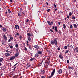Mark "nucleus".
<instances>
[{
  "label": "nucleus",
  "instance_id": "f257e3e1",
  "mask_svg": "<svg viewBox=\"0 0 78 78\" xmlns=\"http://www.w3.org/2000/svg\"><path fill=\"white\" fill-rule=\"evenodd\" d=\"M51 44L53 45H54L55 47H58V41H57V40L56 39L54 40L51 41Z\"/></svg>",
  "mask_w": 78,
  "mask_h": 78
},
{
  "label": "nucleus",
  "instance_id": "f03ea898",
  "mask_svg": "<svg viewBox=\"0 0 78 78\" xmlns=\"http://www.w3.org/2000/svg\"><path fill=\"white\" fill-rule=\"evenodd\" d=\"M55 69H54L52 72H51V75L50 76H48V78H51L54 75V74H55Z\"/></svg>",
  "mask_w": 78,
  "mask_h": 78
},
{
  "label": "nucleus",
  "instance_id": "7ed1b4c3",
  "mask_svg": "<svg viewBox=\"0 0 78 78\" xmlns=\"http://www.w3.org/2000/svg\"><path fill=\"white\" fill-rule=\"evenodd\" d=\"M5 56H9L11 55V52L9 51L8 52L5 53Z\"/></svg>",
  "mask_w": 78,
  "mask_h": 78
},
{
  "label": "nucleus",
  "instance_id": "20e7f679",
  "mask_svg": "<svg viewBox=\"0 0 78 78\" xmlns=\"http://www.w3.org/2000/svg\"><path fill=\"white\" fill-rule=\"evenodd\" d=\"M3 37L4 39L5 40V41H7L8 40V38L6 36V35L4 34L3 35Z\"/></svg>",
  "mask_w": 78,
  "mask_h": 78
},
{
  "label": "nucleus",
  "instance_id": "39448f33",
  "mask_svg": "<svg viewBox=\"0 0 78 78\" xmlns=\"http://www.w3.org/2000/svg\"><path fill=\"white\" fill-rule=\"evenodd\" d=\"M43 51H37V53L38 55H42V54Z\"/></svg>",
  "mask_w": 78,
  "mask_h": 78
},
{
  "label": "nucleus",
  "instance_id": "423d86ee",
  "mask_svg": "<svg viewBox=\"0 0 78 78\" xmlns=\"http://www.w3.org/2000/svg\"><path fill=\"white\" fill-rule=\"evenodd\" d=\"M15 58V56H12L9 59V60H10V61H12L13 59H14Z\"/></svg>",
  "mask_w": 78,
  "mask_h": 78
},
{
  "label": "nucleus",
  "instance_id": "0eeeda50",
  "mask_svg": "<svg viewBox=\"0 0 78 78\" xmlns=\"http://www.w3.org/2000/svg\"><path fill=\"white\" fill-rule=\"evenodd\" d=\"M15 28L17 30H19V25L16 24L15 25Z\"/></svg>",
  "mask_w": 78,
  "mask_h": 78
},
{
  "label": "nucleus",
  "instance_id": "6e6552de",
  "mask_svg": "<svg viewBox=\"0 0 78 78\" xmlns=\"http://www.w3.org/2000/svg\"><path fill=\"white\" fill-rule=\"evenodd\" d=\"M1 70H5L6 69V66H3L1 67Z\"/></svg>",
  "mask_w": 78,
  "mask_h": 78
},
{
  "label": "nucleus",
  "instance_id": "1a4fd4ad",
  "mask_svg": "<svg viewBox=\"0 0 78 78\" xmlns=\"http://www.w3.org/2000/svg\"><path fill=\"white\" fill-rule=\"evenodd\" d=\"M62 69H60L58 70V73H59V74H61V73H62Z\"/></svg>",
  "mask_w": 78,
  "mask_h": 78
},
{
  "label": "nucleus",
  "instance_id": "9d476101",
  "mask_svg": "<svg viewBox=\"0 0 78 78\" xmlns=\"http://www.w3.org/2000/svg\"><path fill=\"white\" fill-rule=\"evenodd\" d=\"M59 58H60V59H63V56H62V54H60V55H59Z\"/></svg>",
  "mask_w": 78,
  "mask_h": 78
},
{
  "label": "nucleus",
  "instance_id": "9b49d317",
  "mask_svg": "<svg viewBox=\"0 0 78 78\" xmlns=\"http://www.w3.org/2000/svg\"><path fill=\"white\" fill-rule=\"evenodd\" d=\"M39 55L38 54V53H37L35 55L34 57H36V58H37L38 56H39Z\"/></svg>",
  "mask_w": 78,
  "mask_h": 78
},
{
  "label": "nucleus",
  "instance_id": "f8f14e48",
  "mask_svg": "<svg viewBox=\"0 0 78 78\" xmlns=\"http://www.w3.org/2000/svg\"><path fill=\"white\" fill-rule=\"evenodd\" d=\"M15 37H17L18 36H19V34L17 32L16 33V34H15Z\"/></svg>",
  "mask_w": 78,
  "mask_h": 78
},
{
  "label": "nucleus",
  "instance_id": "ddd939ff",
  "mask_svg": "<svg viewBox=\"0 0 78 78\" xmlns=\"http://www.w3.org/2000/svg\"><path fill=\"white\" fill-rule=\"evenodd\" d=\"M19 52H17L16 53V54H15V57L16 58V57H17V56H19Z\"/></svg>",
  "mask_w": 78,
  "mask_h": 78
},
{
  "label": "nucleus",
  "instance_id": "4468645a",
  "mask_svg": "<svg viewBox=\"0 0 78 78\" xmlns=\"http://www.w3.org/2000/svg\"><path fill=\"white\" fill-rule=\"evenodd\" d=\"M45 72V71L44 70H41V74H44V73Z\"/></svg>",
  "mask_w": 78,
  "mask_h": 78
},
{
  "label": "nucleus",
  "instance_id": "2eb2a0df",
  "mask_svg": "<svg viewBox=\"0 0 78 78\" xmlns=\"http://www.w3.org/2000/svg\"><path fill=\"white\" fill-rule=\"evenodd\" d=\"M2 30L3 31H4V32H6V28L5 27H4L2 28Z\"/></svg>",
  "mask_w": 78,
  "mask_h": 78
},
{
  "label": "nucleus",
  "instance_id": "dca6fc26",
  "mask_svg": "<svg viewBox=\"0 0 78 78\" xmlns=\"http://www.w3.org/2000/svg\"><path fill=\"white\" fill-rule=\"evenodd\" d=\"M78 47H76L74 49V51H76V52L78 53Z\"/></svg>",
  "mask_w": 78,
  "mask_h": 78
},
{
  "label": "nucleus",
  "instance_id": "f3484780",
  "mask_svg": "<svg viewBox=\"0 0 78 78\" xmlns=\"http://www.w3.org/2000/svg\"><path fill=\"white\" fill-rule=\"evenodd\" d=\"M35 59V58H31L30 60V61H34Z\"/></svg>",
  "mask_w": 78,
  "mask_h": 78
},
{
  "label": "nucleus",
  "instance_id": "a211bd4d",
  "mask_svg": "<svg viewBox=\"0 0 78 78\" xmlns=\"http://www.w3.org/2000/svg\"><path fill=\"white\" fill-rule=\"evenodd\" d=\"M69 69H71L72 70H73L74 69V67L69 66L68 67Z\"/></svg>",
  "mask_w": 78,
  "mask_h": 78
},
{
  "label": "nucleus",
  "instance_id": "6ab92c4d",
  "mask_svg": "<svg viewBox=\"0 0 78 78\" xmlns=\"http://www.w3.org/2000/svg\"><path fill=\"white\" fill-rule=\"evenodd\" d=\"M34 48H36L37 49H38V48H39V46H38L37 45H35L34 46Z\"/></svg>",
  "mask_w": 78,
  "mask_h": 78
},
{
  "label": "nucleus",
  "instance_id": "aec40b11",
  "mask_svg": "<svg viewBox=\"0 0 78 78\" xmlns=\"http://www.w3.org/2000/svg\"><path fill=\"white\" fill-rule=\"evenodd\" d=\"M27 35L28 36V37H31V34H30V33H27Z\"/></svg>",
  "mask_w": 78,
  "mask_h": 78
},
{
  "label": "nucleus",
  "instance_id": "412c9836",
  "mask_svg": "<svg viewBox=\"0 0 78 78\" xmlns=\"http://www.w3.org/2000/svg\"><path fill=\"white\" fill-rule=\"evenodd\" d=\"M73 25L75 28H77V25H76V24H73Z\"/></svg>",
  "mask_w": 78,
  "mask_h": 78
},
{
  "label": "nucleus",
  "instance_id": "4be33fe9",
  "mask_svg": "<svg viewBox=\"0 0 78 78\" xmlns=\"http://www.w3.org/2000/svg\"><path fill=\"white\" fill-rule=\"evenodd\" d=\"M57 26H56L55 27V31L56 32H58V30L57 29Z\"/></svg>",
  "mask_w": 78,
  "mask_h": 78
},
{
  "label": "nucleus",
  "instance_id": "5701e85b",
  "mask_svg": "<svg viewBox=\"0 0 78 78\" xmlns=\"http://www.w3.org/2000/svg\"><path fill=\"white\" fill-rule=\"evenodd\" d=\"M47 22L48 23V25H49L50 26H51V23H50V21H47Z\"/></svg>",
  "mask_w": 78,
  "mask_h": 78
},
{
  "label": "nucleus",
  "instance_id": "b1692460",
  "mask_svg": "<svg viewBox=\"0 0 78 78\" xmlns=\"http://www.w3.org/2000/svg\"><path fill=\"white\" fill-rule=\"evenodd\" d=\"M19 38H20V40H21V41L22 40V35H20Z\"/></svg>",
  "mask_w": 78,
  "mask_h": 78
},
{
  "label": "nucleus",
  "instance_id": "393cba45",
  "mask_svg": "<svg viewBox=\"0 0 78 78\" xmlns=\"http://www.w3.org/2000/svg\"><path fill=\"white\" fill-rule=\"evenodd\" d=\"M72 18L73 19H75V16L73 15H72Z\"/></svg>",
  "mask_w": 78,
  "mask_h": 78
},
{
  "label": "nucleus",
  "instance_id": "a878e982",
  "mask_svg": "<svg viewBox=\"0 0 78 78\" xmlns=\"http://www.w3.org/2000/svg\"><path fill=\"white\" fill-rule=\"evenodd\" d=\"M63 28L64 29L66 28V25L64 24H63Z\"/></svg>",
  "mask_w": 78,
  "mask_h": 78
},
{
  "label": "nucleus",
  "instance_id": "bb28decb",
  "mask_svg": "<svg viewBox=\"0 0 78 78\" xmlns=\"http://www.w3.org/2000/svg\"><path fill=\"white\" fill-rule=\"evenodd\" d=\"M3 60V58H0V62H2Z\"/></svg>",
  "mask_w": 78,
  "mask_h": 78
},
{
  "label": "nucleus",
  "instance_id": "cd10ccee",
  "mask_svg": "<svg viewBox=\"0 0 78 78\" xmlns=\"http://www.w3.org/2000/svg\"><path fill=\"white\" fill-rule=\"evenodd\" d=\"M8 11V12L10 14V13H11V10H10V9H7Z\"/></svg>",
  "mask_w": 78,
  "mask_h": 78
},
{
  "label": "nucleus",
  "instance_id": "c85d7f7f",
  "mask_svg": "<svg viewBox=\"0 0 78 78\" xmlns=\"http://www.w3.org/2000/svg\"><path fill=\"white\" fill-rule=\"evenodd\" d=\"M69 50H66L65 52V54H66L67 53H69Z\"/></svg>",
  "mask_w": 78,
  "mask_h": 78
},
{
  "label": "nucleus",
  "instance_id": "c756f323",
  "mask_svg": "<svg viewBox=\"0 0 78 78\" xmlns=\"http://www.w3.org/2000/svg\"><path fill=\"white\" fill-rule=\"evenodd\" d=\"M27 39L29 41H31V38H30V37H28Z\"/></svg>",
  "mask_w": 78,
  "mask_h": 78
},
{
  "label": "nucleus",
  "instance_id": "7c9ffc66",
  "mask_svg": "<svg viewBox=\"0 0 78 78\" xmlns=\"http://www.w3.org/2000/svg\"><path fill=\"white\" fill-rule=\"evenodd\" d=\"M15 47L16 48H18V47H19V45L18 44H16L15 45Z\"/></svg>",
  "mask_w": 78,
  "mask_h": 78
},
{
  "label": "nucleus",
  "instance_id": "2f4dec72",
  "mask_svg": "<svg viewBox=\"0 0 78 78\" xmlns=\"http://www.w3.org/2000/svg\"><path fill=\"white\" fill-rule=\"evenodd\" d=\"M10 39L11 40H12V39H13V37H12L10 36Z\"/></svg>",
  "mask_w": 78,
  "mask_h": 78
},
{
  "label": "nucleus",
  "instance_id": "473e14b6",
  "mask_svg": "<svg viewBox=\"0 0 78 78\" xmlns=\"http://www.w3.org/2000/svg\"><path fill=\"white\" fill-rule=\"evenodd\" d=\"M69 16H72V12H69Z\"/></svg>",
  "mask_w": 78,
  "mask_h": 78
},
{
  "label": "nucleus",
  "instance_id": "72a5a7b5",
  "mask_svg": "<svg viewBox=\"0 0 78 78\" xmlns=\"http://www.w3.org/2000/svg\"><path fill=\"white\" fill-rule=\"evenodd\" d=\"M64 48L65 49H66H66H67V46H65L64 47Z\"/></svg>",
  "mask_w": 78,
  "mask_h": 78
},
{
  "label": "nucleus",
  "instance_id": "f704fd0d",
  "mask_svg": "<svg viewBox=\"0 0 78 78\" xmlns=\"http://www.w3.org/2000/svg\"><path fill=\"white\" fill-rule=\"evenodd\" d=\"M18 16H19V17H20L21 16V15L20 14L18 13Z\"/></svg>",
  "mask_w": 78,
  "mask_h": 78
},
{
  "label": "nucleus",
  "instance_id": "c9c22d12",
  "mask_svg": "<svg viewBox=\"0 0 78 78\" xmlns=\"http://www.w3.org/2000/svg\"><path fill=\"white\" fill-rule=\"evenodd\" d=\"M50 30L51 31V32H52V33H54V32L52 30H51V29H50Z\"/></svg>",
  "mask_w": 78,
  "mask_h": 78
},
{
  "label": "nucleus",
  "instance_id": "e433bc0d",
  "mask_svg": "<svg viewBox=\"0 0 78 78\" xmlns=\"http://www.w3.org/2000/svg\"><path fill=\"white\" fill-rule=\"evenodd\" d=\"M70 28L72 29V28H73V26H72V25H70Z\"/></svg>",
  "mask_w": 78,
  "mask_h": 78
},
{
  "label": "nucleus",
  "instance_id": "4c0bfd02",
  "mask_svg": "<svg viewBox=\"0 0 78 78\" xmlns=\"http://www.w3.org/2000/svg\"><path fill=\"white\" fill-rule=\"evenodd\" d=\"M2 44L3 45L4 44L3 43H4V42L5 41H2Z\"/></svg>",
  "mask_w": 78,
  "mask_h": 78
},
{
  "label": "nucleus",
  "instance_id": "58836bf2",
  "mask_svg": "<svg viewBox=\"0 0 78 78\" xmlns=\"http://www.w3.org/2000/svg\"><path fill=\"white\" fill-rule=\"evenodd\" d=\"M54 6L55 8H56V4L55 3H54Z\"/></svg>",
  "mask_w": 78,
  "mask_h": 78
},
{
  "label": "nucleus",
  "instance_id": "ea45409f",
  "mask_svg": "<svg viewBox=\"0 0 78 78\" xmlns=\"http://www.w3.org/2000/svg\"><path fill=\"white\" fill-rule=\"evenodd\" d=\"M24 50H25V51H27V48L26 47L24 48Z\"/></svg>",
  "mask_w": 78,
  "mask_h": 78
},
{
  "label": "nucleus",
  "instance_id": "a19ab883",
  "mask_svg": "<svg viewBox=\"0 0 78 78\" xmlns=\"http://www.w3.org/2000/svg\"><path fill=\"white\" fill-rule=\"evenodd\" d=\"M67 64H69V60H67Z\"/></svg>",
  "mask_w": 78,
  "mask_h": 78
},
{
  "label": "nucleus",
  "instance_id": "79ce46f5",
  "mask_svg": "<svg viewBox=\"0 0 78 78\" xmlns=\"http://www.w3.org/2000/svg\"><path fill=\"white\" fill-rule=\"evenodd\" d=\"M18 64V63H16V64L15 65H14L13 66V67H15V66H16Z\"/></svg>",
  "mask_w": 78,
  "mask_h": 78
},
{
  "label": "nucleus",
  "instance_id": "37998d69",
  "mask_svg": "<svg viewBox=\"0 0 78 78\" xmlns=\"http://www.w3.org/2000/svg\"><path fill=\"white\" fill-rule=\"evenodd\" d=\"M47 11H48V12H50V9H48L47 10Z\"/></svg>",
  "mask_w": 78,
  "mask_h": 78
},
{
  "label": "nucleus",
  "instance_id": "c03bdc74",
  "mask_svg": "<svg viewBox=\"0 0 78 78\" xmlns=\"http://www.w3.org/2000/svg\"><path fill=\"white\" fill-rule=\"evenodd\" d=\"M30 54L31 56H33V53L30 52Z\"/></svg>",
  "mask_w": 78,
  "mask_h": 78
},
{
  "label": "nucleus",
  "instance_id": "a18cd8bd",
  "mask_svg": "<svg viewBox=\"0 0 78 78\" xmlns=\"http://www.w3.org/2000/svg\"><path fill=\"white\" fill-rule=\"evenodd\" d=\"M10 48H13V46H10Z\"/></svg>",
  "mask_w": 78,
  "mask_h": 78
},
{
  "label": "nucleus",
  "instance_id": "49530a36",
  "mask_svg": "<svg viewBox=\"0 0 78 78\" xmlns=\"http://www.w3.org/2000/svg\"><path fill=\"white\" fill-rule=\"evenodd\" d=\"M67 17L68 19H69L70 18V16H69V15H67Z\"/></svg>",
  "mask_w": 78,
  "mask_h": 78
},
{
  "label": "nucleus",
  "instance_id": "de8ad7c7",
  "mask_svg": "<svg viewBox=\"0 0 78 78\" xmlns=\"http://www.w3.org/2000/svg\"><path fill=\"white\" fill-rule=\"evenodd\" d=\"M47 57H48L47 56H45V57L44 58V59H45V58H47Z\"/></svg>",
  "mask_w": 78,
  "mask_h": 78
},
{
  "label": "nucleus",
  "instance_id": "09e8293b",
  "mask_svg": "<svg viewBox=\"0 0 78 78\" xmlns=\"http://www.w3.org/2000/svg\"><path fill=\"white\" fill-rule=\"evenodd\" d=\"M58 48H57L58 50H60V48L58 47Z\"/></svg>",
  "mask_w": 78,
  "mask_h": 78
},
{
  "label": "nucleus",
  "instance_id": "8fccbe9b",
  "mask_svg": "<svg viewBox=\"0 0 78 78\" xmlns=\"http://www.w3.org/2000/svg\"><path fill=\"white\" fill-rule=\"evenodd\" d=\"M51 25H52L53 24V21H51Z\"/></svg>",
  "mask_w": 78,
  "mask_h": 78
},
{
  "label": "nucleus",
  "instance_id": "3c124183",
  "mask_svg": "<svg viewBox=\"0 0 78 78\" xmlns=\"http://www.w3.org/2000/svg\"><path fill=\"white\" fill-rule=\"evenodd\" d=\"M41 78H45V76H41Z\"/></svg>",
  "mask_w": 78,
  "mask_h": 78
},
{
  "label": "nucleus",
  "instance_id": "603ef678",
  "mask_svg": "<svg viewBox=\"0 0 78 78\" xmlns=\"http://www.w3.org/2000/svg\"><path fill=\"white\" fill-rule=\"evenodd\" d=\"M10 41H11V39H9L8 41V42H10Z\"/></svg>",
  "mask_w": 78,
  "mask_h": 78
},
{
  "label": "nucleus",
  "instance_id": "864d4df0",
  "mask_svg": "<svg viewBox=\"0 0 78 78\" xmlns=\"http://www.w3.org/2000/svg\"><path fill=\"white\" fill-rule=\"evenodd\" d=\"M29 22V20L27 19L26 21V22Z\"/></svg>",
  "mask_w": 78,
  "mask_h": 78
},
{
  "label": "nucleus",
  "instance_id": "5fc2aeb1",
  "mask_svg": "<svg viewBox=\"0 0 78 78\" xmlns=\"http://www.w3.org/2000/svg\"><path fill=\"white\" fill-rule=\"evenodd\" d=\"M58 25H61V22H59L58 23Z\"/></svg>",
  "mask_w": 78,
  "mask_h": 78
},
{
  "label": "nucleus",
  "instance_id": "6e6d98bb",
  "mask_svg": "<svg viewBox=\"0 0 78 78\" xmlns=\"http://www.w3.org/2000/svg\"><path fill=\"white\" fill-rule=\"evenodd\" d=\"M43 62V60H42V61H41V62L40 63V64H42Z\"/></svg>",
  "mask_w": 78,
  "mask_h": 78
},
{
  "label": "nucleus",
  "instance_id": "4d7b16f0",
  "mask_svg": "<svg viewBox=\"0 0 78 78\" xmlns=\"http://www.w3.org/2000/svg\"><path fill=\"white\" fill-rule=\"evenodd\" d=\"M16 68V66L14 69H13V70H14Z\"/></svg>",
  "mask_w": 78,
  "mask_h": 78
},
{
  "label": "nucleus",
  "instance_id": "13d9d810",
  "mask_svg": "<svg viewBox=\"0 0 78 78\" xmlns=\"http://www.w3.org/2000/svg\"><path fill=\"white\" fill-rule=\"evenodd\" d=\"M74 75H76V72H75L74 73Z\"/></svg>",
  "mask_w": 78,
  "mask_h": 78
},
{
  "label": "nucleus",
  "instance_id": "bf43d9fd",
  "mask_svg": "<svg viewBox=\"0 0 78 78\" xmlns=\"http://www.w3.org/2000/svg\"><path fill=\"white\" fill-rule=\"evenodd\" d=\"M23 45H24V46L25 47V43H23Z\"/></svg>",
  "mask_w": 78,
  "mask_h": 78
},
{
  "label": "nucleus",
  "instance_id": "052dcab7",
  "mask_svg": "<svg viewBox=\"0 0 78 78\" xmlns=\"http://www.w3.org/2000/svg\"><path fill=\"white\" fill-rule=\"evenodd\" d=\"M0 27L1 28H2V27H3V26H2V25H0Z\"/></svg>",
  "mask_w": 78,
  "mask_h": 78
},
{
  "label": "nucleus",
  "instance_id": "680f3d73",
  "mask_svg": "<svg viewBox=\"0 0 78 78\" xmlns=\"http://www.w3.org/2000/svg\"><path fill=\"white\" fill-rule=\"evenodd\" d=\"M5 51H6V52H7V53H8V52L9 51H8V50H6Z\"/></svg>",
  "mask_w": 78,
  "mask_h": 78
},
{
  "label": "nucleus",
  "instance_id": "e2e57ef3",
  "mask_svg": "<svg viewBox=\"0 0 78 78\" xmlns=\"http://www.w3.org/2000/svg\"><path fill=\"white\" fill-rule=\"evenodd\" d=\"M3 73H1V76H2V75H3Z\"/></svg>",
  "mask_w": 78,
  "mask_h": 78
},
{
  "label": "nucleus",
  "instance_id": "0e129e2a",
  "mask_svg": "<svg viewBox=\"0 0 78 78\" xmlns=\"http://www.w3.org/2000/svg\"><path fill=\"white\" fill-rule=\"evenodd\" d=\"M2 63L0 62V66H2Z\"/></svg>",
  "mask_w": 78,
  "mask_h": 78
},
{
  "label": "nucleus",
  "instance_id": "69168bd1",
  "mask_svg": "<svg viewBox=\"0 0 78 78\" xmlns=\"http://www.w3.org/2000/svg\"><path fill=\"white\" fill-rule=\"evenodd\" d=\"M10 1L11 2H12V0H10Z\"/></svg>",
  "mask_w": 78,
  "mask_h": 78
},
{
  "label": "nucleus",
  "instance_id": "338daca9",
  "mask_svg": "<svg viewBox=\"0 0 78 78\" xmlns=\"http://www.w3.org/2000/svg\"><path fill=\"white\" fill-rule=\"evenodd\" d=\"M67 47H70V45L69 44H68Z\"/></svg>",
  "mask_w": 78,
  "mask_h": 78
},
{
  "label": "nucleus",
  "instance_id": "774afa93",
  "mask_svg": "<svg viewBox=\"0 0 78 78\" xmlns=\"http://www.w3.org/2000/svg\"><path fill=\"white\" fill-rule=\"evenodd\" d=\"M55 28V26H53L52 27V29H54Z\"/></svg>",
  "mask_w": 78,
  "mask_h": 78
}]
</instances>
